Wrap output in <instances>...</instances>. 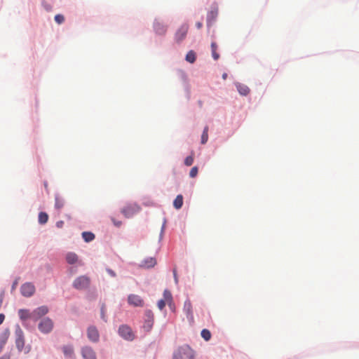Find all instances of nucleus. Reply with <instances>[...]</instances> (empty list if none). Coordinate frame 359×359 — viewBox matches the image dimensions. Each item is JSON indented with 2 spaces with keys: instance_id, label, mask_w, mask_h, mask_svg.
<instances>
[{
  "instance_id": "44",
  "label": "nucleus",
  "mask_w": 359,
  "mask_h": 359,
  "mask_svg": "<svg viewBox=\"0 0 359 359\" xmlns=\"http://www.w3.org/2000/svg\"><path fill=\"white\" fill-rule=\"evenodd\" d=\"M17 284H18V283H17V282H16V281L13 283V285H12V289H13V290H15V287H16Z\"/></svg>"
},
{
  "instance_id": "47",
  "label": "nucleus",
  "mask_w": 359,
  "mask_h": 359,
  "mask_svg": "<svg viewBox=\"0 0 359 359\" xmlns=\"http://www.w3.org/2000/svg\"><path fill=\"white\" fill-rule=\"evenodd\" d=\"M198 104H199L200 107H202V105H203V102H202V101H199V102H198Z\"/></svg>"
},
{
  "instance_id": "30",
  "label": "nucleus",
  "mask_w": 359,
  "mask_h": 359,
  "mask_svg": "<svg viewBox=\"0 0 359 359\" xmlns=\"http://www.w3.org/2000/svg\"><path fill=\"white\" fill-rule=\"evenodd\" d=\"M201 337L204 339L205 341H209L211 338V333L207 329H203L201 331Z\"/></svg>"
},
{
  "instance_id": "4",
  "label": "nucleus",
  "mask_w": 359,
  "mask_h": 359,
  "mask_svg": "<svg viewBox=\"0 0 359 359\" xmlns=\"http://www.w3.org/2000/svg\"><path fill=\"white\" fill-rule=\"evenodd\" d=\"M140 210V207L135 203L127 204L121 210V213L127 218L133 217Z\"/></svg>"
},
{
  "instance_id": "18",
  "label": "nucleus",
  "mask_w": 359,
  "mask_h": 359,
  "mask_svg": "<svg viewBox=\"0 0 359 359\" xmlns=\"http://www.w3.org/2000/svg\"><path fill=\"white\" fill-rule=\"evenodd\" d=\"M62 351H63V353L65 354V355L67 358H72L74 355V348H73L72 346L67 345V346H63Z\"/></svg>"
},
{
  "instance_id": "13",
  "label": "nucleus",
  "mask_w": 359,
  "mask_h": 359,
  "mask_svg": "<svg viewBox=\"0 0 359 359\" xmlns=\"http://www.w3.org/2000/svg\"><path fill=\"white\" fill-rule=\"evenodd\" d=\"M183 310L187 316V318L193 320L192 304L190 300L187 299L184 302Z\"/></svg>"
},
{
  "instance_id": "10",
  "label": "nucleus",
  "mask_w": 359,
  "mask_h": 359,
  "mask_svg": "<svg viewBox=\"0 0 359 359\" xmlns=\"http://www.w3.org/2000/svg\"><path fill=\"white\" fill-rule=\"evenodd\" d=\"M81 355L83 359H97L95 352L89 346H85L82 348Z\"/></svg>"
},
{
  "instance_id": "45",
  "label": "nucleus",
  "mask_w": 359,
  "mask_h": 359,
  "mask_svg": "<svg viewBox=\"0 0 359 359\" xmlns=\"http://www.w3.org/2000/svg\"><path fill=\"white\" fill-rule=\"evenodd\" d=\"M226 77H227V74H226V73H224V74H222V79H226Z\"/></svg>"
},
{
  "instance_id": "26",
  "label": "nucleus",
  "mask_w": 359,
  "mask_h": 359,
  "mask_svg": "<svg viewBox=\"0 0 359 359\" xmlns=\"http://www.w3.org/2000/svg\"><path fill=\"white\" fill-rule=\"evenodd\" d=\"M196 59V53L194 50H189L186 55V60L189 63H194Z\"/></svg>"
},
{
  "instance_id": "25",
  "label": "nucleus",
  "mask_w": 359,
  "mask_h": 359,
  "mask_svg": "<svg viewBox=\"0 0 359 359\" xmlns=\"http://www.w3.org/2000/svg\"><path fill=\"white\" fill-rule=\"evenodd\" d=\"M163 299L167 302V303L168 304V305L170 306H172V297L171 292L169 290H164Z\"/></svg>"
},
{
  "instance_id": "43",
  "label": "nucleus",
  "mask_w": 359,
  "mask_h": 359,
  "mask_svg": "<svg viewBox=\"0 0 359 359\" xmlns=\"http://www.w3.org/2000/svg\"><path fill=\"white\" fill-rule=\"evenodd\" d=\"M107 272H108V273H109L111 276H116L115 273H114L112 270H111V269H107Z\"/></svg>"
},
{
  "instance_id": "7",
  "label": "nucleus",
  "mask_w": 359,
  "mask_h": 359,
  "mask_svg": "<svg viewBox=\"0 0 359 359\" xmlns=\"http://www.w3.org/2000/svg\"><path fill=\"white\" fill-rule=\"evenodd\" d=\"M154 321V316L151 311L147 310L145 311V320L144 323V328L147 331H150L153 327Z\"/></svg>"
},
{
  "instance_id": "14",
  "label": "nucleus",
  "mask_w": 359,
  "mask_h": 359,
  "mask_svg": "<svg viewBox=\"0 0 359 359\" xmlns=\"http://www.w3.org/2000/svg\"><path fill=\"white\" fill-rule=\"evenodd\" d=\"M154 30L156 34L163 35L166 32V27L160 22H155L154 25Z\"/></svg>"
},
{
  "instance_id": "6",
  "label": "nucleus",
  "mask_w": 359,
  "mask_h": 359,
  "mask_svg": "<svg viewBox=\"0 0 359 359\" xmlns=\"http://www.w3.org/2000/svg\"><path fill=\"white\" fill-rule=\"evenodd\" d=\"M189 25L187 24L182 25L176 32L175 34V39L177 43H180L183 41L188 32Z\"/></svg>"
},
{
  "instance_id": "19",
  "label": "nucleus",
  "mask_w": 359,
  "mask_h": 359,
  "mask_svg": "<svg viewBox=\"0 0 359 359\" xmlns=\"http://www.w3.org/2000/svg\"><path fill=\"white\" fill-rule=\"evenodd\" d=\"M34 311L41 318L48 313V308L46 306H41L34 309Z\"/></svg>"
},
{
  "instance_id": "16",
  "label": "nucleus",
  "mask_w": 359,
  "mask_h": 359,
  "mask_svg": "<svg viewBox=\"0 0 359 359\" xmlns=\"http://www.w3.org/2000/svg\"><path fill=\"white\" fill-rule=\"evenodd\" d=\"M18 316L22 321L31 319V312L27 309H20L18 311Z\"/></svg>"
},
{
  "instance_id": "36",
  "label": "nucleus",
  "mask_w": 359,
  "mask_h": 359,
  "mask_svg": "<svg viewBox=\"0 0 359 359\" xmlns=\"http://www.w3.org/2000/svg\"><path fill=\"white\" fill-rule=\"evenodd\" d=\"M31 319L36 322L38 320L40 319L39 317H38V315L36 313V312L34 311V310L33 311L31 312Z\"/></svg>"
},
{
  "instance_id": "39",
  "label": "nucleus",
  "mask_w": 359,
  "mask_h": 359,
  "mask_svg": "<svg viewBox=\"0 0 359 359\" xmlns=\"http://www.w3.org/2000/svg\"><path fill=\"white\" fill-rule=\"evenodd\" d=\"M64 222L63 221H58L56 223V226L58 228H62L63 226Z\"/></svg>"
},
{
  "instance_id": "33",
  "label": "nucleus",
  "mask_w": 359,
  "mask_h": 359,
  "mask_svg": "<svg viewBox=\"0 0 359 359\" xmlns=\"http://www.w3.org/2000/svg\"><path fill=\"white\" fill-rule=\"evenodd\" d=\"M55 20L57 24H62L65 21V18L61 14H57L55 16Z\"/></svg>"
},
{
  "instance_id": "48",
  "label": "nucleus",
  "mask_w": 359,
  "mask_h": 359,
  "mask_svg": "<svg viewBox=\"0 0 359 359\" xmlns=\"http://www.w3.org/2000/svg\"><path fill=\"white\" fill-rule=\"evenodd\" d=\"M0 359H4V358H1Z\"/></svg>"
},
{
  "instance_id": "17",
  "label": "nucleus",
  "mask_w": 359,
  "mask_h": 359,
  "mask_svg": "<svg viewBox=\"0 0 359 359\" xmlns=\"http://www.w3.org/2000/svg\"><path fill=\"white\" fill-rule=\"evenodd\" d=\"M156 264V260L154 257H149L144 259L142 264V266L145 268H151Z\"/></svg>"
},
{
  "instance_id": "22",
  "label": "nucleus",
  "mask_w": 359,
  "mask_h": 359,
  "mask_svg": "<svg viewBox=\"0 0 359 359\" xmlns=\"http://www.w3.org/2000/svg\"><path fill=\"white\" fill-rule=\"evenodd\" d=\"M55 208L57 210H60L65 205V200L59 195L55 196Z\"/></svg>"
},
{
  "instance_id": "38",
  "label": "nucleus",
  "mask_w": 359,
  "mask_h": 359,
  "mask_svg": "<svg viewBox=\"0 0 359 359\" xmlns=\"http://www.w3.org/2000/svg\"><path fill=\"white\" fill-rule=\"evenodd\" d=\"M111 221L113 222L114 224L117 226V227H119L122 222L121 221H116L114 218H111Z\"/></svg>"
},
{
  "instance_id": "42",
  "label": "nucleus",
  "mask_w": 359,
  "mask_h": 359,
  "mask_svg": "<svg viewBox=\"0 0 359 359\" xmlns=\"http://www.w3.org/2000/svg\"><path fill=\"white\" fill-rule=\"evenodd\" d=\"M196 27H197L198 29H201V28L202 27V26H203L202 22H196Z\"/></svg>"
},
{
  "instance_id": "23",
  "label": "nucleus",
  "mask_w": 359,
  "mask_h": 359,
  "mask_svg": "<svg viewBox=\"0 0 359 359\" xmlns=\"http://www.w3.org/2000/svg\"><path fill=\"white\" fill-rule=\"evenodd\" d=\"M183 205V196L182 195H177L173 201V206L176 209H180Z\"/></svg>"
},
{
  "instance_id": "15",
  "label": "nucleus",
  "mask_w": 359,
  "mask_h": 359,
  "mask_svg": "<svg viewBox=\"0 0 359 359\" xmlns=\"http://www.w3.org/2000/svg\"><path fill=\"white\" fill-rule=\"evenodd\" d=\"M236 88L238 91V93L241 95H247L250 93V88L245 84L237 83H236Z\"/></svg>"
},
{
  "instance_id": "41",
  "label": "nucleus",
  "mask_w": 359,
  "mask_h": 359,
  "mask_svg": "<svg viewBox=\"0 0 359 359\" xmlns=\"http://www.w3.org/2000/svg\"><path fill=\"white\" fill-rule=\"evenodd\" d=\"M5 319V316L3 313H0V325L3 323Z\"/></svg>"
},
{
  "instance_id": "34",
  "label": "nucleus",
  "mask_w": 359,
  "mask_h": 359,
  "mask_svg": "<svg viewBox=\"0 0 359 359\" xmlns=\"http://www.w3.org/2000/svg\"><path fill=\"white\" fill-rule=\"evenodd\" d=\"M198 175V168L196 166L193 167L189 172V176L192 178L196 177Z\"/></svg>"
},
{
  "instance_id": "46",
  "label": "nucleus",
  "mask_w": 359,
  "mask_h": 359,
  "mask_svg": "<svg viewBox=\"0 0 359 359\" xmlns=\"http://www.w3.org/2000/svg\"><path fill=\"white\" fill-rule=\"evenodd\" d=\"M43 184H44L45 188L46 189H48V183L46 182H44Z\"/></svg>"
},
{
  "instance_id": "27",
  "label": "nucleus",
  "mask_w": 359,
  "mask_h": 359,
  "mask_svg": "<svg viewBox=\"0 0 359 359\" xmlns=\"http://www.w3.org/2000/svg\"><path fill=\"white\" fill-rule=\"evenodd\" d=\"M82 237L86 242H90L95 238V235L88 231H84L82 233Z\"/></svg>"
},
{
  "instance_id": "9",
  "label": "nucleus",
  "mask_w": 359,
  "mask_h": 359,
  "mask_svg": "<svg viewBox=\"0 0 359 359\" xmlns=\"http://www.w3.org/2000/svg\"><path fill=\"white\" fill-rule=\"evenodd\" d=\"M128 302L130 305L133 306L142 307L144 306V300L137 294H130L128 297Z\"/></svg>"
},
{
  "instance_id": "5",
  "label": "nucleus",
  "mask_w": 359,
  "mask_h": 359,
  "mask_svg": "<svg viewBox=\"0 0 359 359\" xmlns=\"http://www.w3.org/2000/svg\"><path fill=\"white\" fill-rule=\"evenodd\" d=\"M20 292L22 296L29 297L35 292V287L32 283H25L22 285Z\"/></svg>"
},
{
  "instance_id": "37",
  "label": "nucleus",
  "mask_w": 359,
  "mask_h": 359,
  "mask_svg": "<svg viewBox=\"0 0 359 359\" xmlns=\"http://www.w3.org/2000/svg\"><path fill=\"white\" fill-rule=\"evenodd\" d=\"M101 317L102 318L106 321V318H105V309H104V306L103 305L101 308Z\"/></svg>"
},
{
  "instance_id": "12",
  "label": "nucleus",
  "mask_w": 359,
  "mask_h": 359,
  "mask_svg": "<svg viewBox=\"0 0 359 359\" xmlns=\"http://www.w3.org/2000/svg\"><path fill=\"white\" fill-rule=\"evenodd\" d=\"M88 337L92 341H97L99 339V333L95 327H90L88 329Z\"/></svg>"
},
{
  "instance_id": "8",
  "label": "nucleus",
  "mask_w": 359,
  "mask_h": 359,
  "mask_svg": "<svg viewBox=\"0 0 359 359\" xmlns=\"http://www.w3.org/2000/svg\"><path fill=\"white\" fill-rule=\"evenodd\" d=\"M118 333L125 339L133 340L134 339L131 328L127 325H121L118 329Z\"/></svg>"
},
{
  "instance_id": "29",
  "label": "nucleus",
  "mask_w": 359,
  "mask_h": 359,
  "mask_svg": "<svg viewBox=\"0 0 359 359\" xmlns=\"http://www.w3.org/2000/svg\"><path fill=\"white\" fill-rule=\"evenodd\" d=\"M208 140V127L205 126L201 135V144H204Z\"/></svg>"
},
{
  "instance_id": "20",
  "label": "nucleus",
  "mask_w": 359,
  "mask_h": 359,
  "mask_svg": "<svg viewBox=\"0 0 359 359\" xmlns=\"http://www.w3.org/2000/svg\"><path fill=\"white\" fill-rule=\"evenodd\" d=\"M34 311L41 318L48 313V308L46 306H41L34 309Z\"/></svg>"
},
{
  "instance_id": "1",
  "label": "nucleus",
  "mask_w": 359,
  "mask_h": 359,
  "mask_svg": "<svg viewBox=\"0 0 359 359\" xmlns=\"http://www.w3.org/2000/svg\"><path fill=\"white\" fill-rule=\"evenodd\" d=\"M194 352L188 346L184 345L180 346L173 354L172 359H194Z\"/></svg>"
},
{
  "instance_id": "21",
  "label": "nucleus",
  "mask_w": 359,
  "mask_h": 359,
  "mask_svg": "<svg viewBox=\"0 0 359 359\" xmlns=\"http://www.w3.org/2000/svg\"><path fill=\"white\" fill-rule=\"evenodd\" d=\"M66 260L69 264H75L78 261V256L74 252H69L66 255Z\"/></svg>"
},
{
  "instance_id": "31",
  "label": "nucleus",
  "mask_w": 359,
  "mask_h": 359,
  "mask_svg": "<svg viewBox=\"0 0 359 359\" xmlns=\"http://www.w3.org/2000/svg\"><path fill=\"white\" fill-rule=\"evenodd\" d=\"M8 337V332H5L0 336V346L2 347L6 343Z\"/></svg>"
},
{
  "instance_id": "3",
  "label": "nucleus",
  "mask_w": 359,
  "mask_h": 359,
  "mask_svg": "<svg viewBox=\"0 0 359 359\" xmlns=\"http://www.w3.org/2000/svg\"><path fill=\"white\" fill-rule=\"evenodd\" d=\"M54 323L49 318H44L41 320L38 325L39 331L43 334L50 333L53 329Z\"/></svg>"
},
{
  "instance_id": "2",
  "label": "nucleus",
  "mask_w": 359,
  "mask_h": 359,
  "mask_svg": "<svg viewBox=\"0 0 359 359\" xmlns=\"http://www.w3.org/2000/svg\"><path fill=\"white\" fill-rule=\"evenodd\" d=\"M90 284V279L87 276H81L73 282V287L79 290L87 289Z\"/></svg>"
},
{
  "instance_id": "40",
  "label": "nucleus",
  "mask_w": 359,
  "mask_h": 359,
  "mask_svg": "<svg viewBox=\"0 0 359 359\" xmlns=\"http://www.w3.org/2000/svg\"><path fill=\"white\" fill-rule=\"evenodd\" d=\"M173 275H174L175 282L176 283H178V278H177V271H176L175 269L173 270Z\"/></svg>"
},
{
  "instance_id": "24",
  "label": "nucleus",
  "mask_w": 359,
  "mask_h": 359,
  "mask_svg": "<svg viewBox=\"0 0 359 359\" xmlns=\"http://www.w3.org/2000/svg\"><path fill=\"white\" fill-rule=\"evenodd\" d=\"M211 50H212V56L215 60H217L219 58V55L217 52V45L215 42H212L211 43Z\"/></svg>"
},
{
  "instance_id": "32",
  "label": "nucleus",
  "mask_w": 359,
  "mask_h": 359,
  "mask_svg": "<svg viewBox=\"0 0 359 359\" xmlns=\"http://www.w3.org/2000/svg\"><path fill=\"white\" fill-rule=\"evenodd\" d=\"M194 163V156L193 155H190L187 156L184 160V164L187 166H191Z\"/></svg>"
},
{
  "instance_id": "35",
  "label": "nucleus",
  "mask_w": 359,
  "mask_h": 359,
  "mask_svg": "<svg viewBox=\"0 0 359 359\" xmlns=\"http://www.w3.org/2000/svg\"><path fill=\"white\" fill-rule=\"evenodd\" d=\"M166 301H165L164 299H161L158 302V307L160 310H162L163 309V308L165 306V304H166Z\"/></svg>"
},
{
  "instance_id": "11",
  "label": "nucleus",
  "mask_w": 359,
  "mask_h": 359,
  "mask_svg": "<svg viewBox=\"0 0 359 359\" xmlns=\"http://www.w3.org/2000/svg\"><path fill=\"white\" fill-rule=\"evenodd\" d=\"M218 15V8L217 6H214L211 8L210 11H208L207 15V23L208 25H210L217 18Z\"/></svg>"
},
{
  "instance_id": "28",
  "label": "nucleus",
  "mask_w": 359,
  "mask_h": 359,
  "mask_svg": "<svg viewBox=\"0 0 359 359\" xmlns=\"http://www.w3.org/2000/svg\"><path fill=\"white\" fill-rule=\"evenodd\" d=\"M48 215L43 212H41L39 214V222L41 224H44L48 222Z\"/></svg>"
}]
</instances>
